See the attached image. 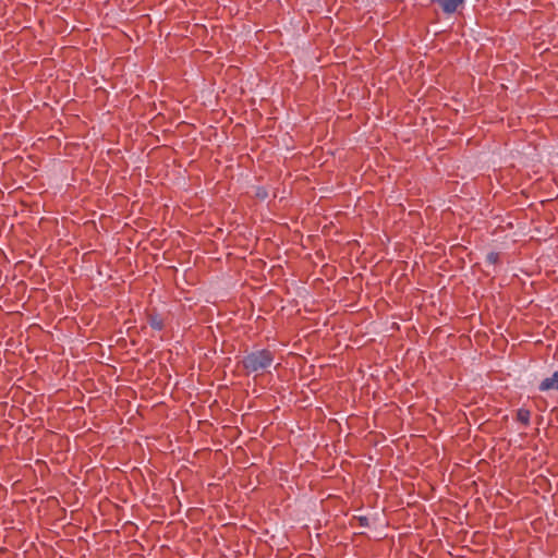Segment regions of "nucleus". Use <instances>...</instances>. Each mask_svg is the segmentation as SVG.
<instances>
[{"label": "nucleus", "mask_w": 558, "mask_h": 558, "mask_svg": "<svg viewBox=\"0 0 558 558\" xmlns=\"http://www.w3.org/2000/svg\"><path fill=\"white\" fill-rule=\"evenodd\" d=\"M488 259H489V262L495 263V262H496V259H497V254H495V253H490V254L488 255Z\"/></svg>", "instance_id": "nucleus-7"}, {"label": "nucleus", "mask_w": 558, "mask_h": 558, "mask_svg": "<svg viewBox=\"0 0 558 558\" xmlns=\"http://www.w3.org/2000/svg\"><path fill=\"white\" fill-rule=\"evenodd\" d=\"M256 195L259 198L264 199V198H266L268 196V193H267V191L264 187H258L257 191H256Z\"/></svg>", "instance_id": "nucleus-6"}, {"label": "nucleus", "mask_w": 558, "mask_h": 558, "mask_svg": "<svg viewBox=\"0 0 558 558\" xmlns=\"http://www.w3.org/2000/svg\"><path fill=\"white\" fill-rule=\"evenodd\" d=\"M539 391H558V371L554 372L550 377H546L538 385Z\"/></svg>", "instance_id": "nucleus-3"}, {"label": "nucleus", "mask_w": 558, "mask_h": 558, "mask_svg": "<svg viewBox=\"0 0 558 558\" xmlns=\"http://www.w3.org/2000/svg\"><path fill=\"white\" fill-rule=\"evenodd\" d=\"M517 418L520 423L527 426L530 424L531 412L527 409H519L517 412Z\"/></svg>", "instance_id": "nucleus-4"}, {"label": "nucleus", "mask_w": 558, "mask_h": 558, "mask_svg": "<svg viewBox=\"0 0 558 558\" xmlns=\"http://www.w3.org/2000/svg\"><path fill=\"white\" fill-rule=\"evenodd\" d=\"M433 2L437 3L444 13L446 14H452L454 13L458 8L463 3V0H432Z\"/></svg>", "instance_id": "nucleus-2"}, {"label": "nucleus", "mask_w": 558, "mask_h": 558, "mask_svg": "<svg viewBox=\"0 0 558 558\" xmlns=\"http://www.w3.org/2000/svg\"><path fill=\"white\" fill-rule=\"evenodd\" d=\"M149 325L155 330H161L163 328V320L158 315H151L149 317Z\"/></svg>", "instance_id": "nucleus-5"}, {"label": "nucleus", "mask_w": 558, "mask_h": 558, "mask_svg": "<svg viewBox=\"0 0 558 558\" xmlns=\"http://www.w3.org/2000/svg\"><path fill=\"white\" fill-rule=\"evenodd\" d=\"M274 353L267 349L252 351L246 354L242 364L248 373H258L268 368L274 362Z\"/></svg>", "instance_id": "nucleus-1"}]
</instances>
